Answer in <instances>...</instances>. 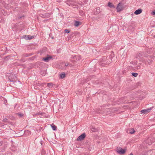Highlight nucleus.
I'll return each mask as SVG.
<instances>
[{
    "mask_svg": "<svg viewBox=\"0 0 155 155\" xmlns=\"http://www.w3.org/2000/svg\"><path fill=\"white\" fill-rule=\"evenodd\" d=\"M149 55L147 54H143V53L141 52L138 53L136 57V58L139 59L140 58L142 60H143L144 59L146 58L150 57Z\"/></svg>",
    "mask_w": 155,
    "mask_h": 155,
    "instance_id": "1",
    "label": "nucleus"
},
{
    "mask_svg": "<svg viewBox=\"0 0 155 155\" xmlns=\"http://www.w3.org/2000/svg\"><path fill=\"white\" fill-rule=\"evenodd\" d=\"M107 60V58L105 56L103 57L100 59L101 62L103 64H108L111 63L112 61V60L111 59H108L107 60L108 61H106Z\"/></svg>",
    "mask_w": 155,
    "mask_h": 155,
    "instance_id": "2",
    "label": "nucleus"
},
{
    "mask_svg": "<svg viewBox=\"0 0 155 155\" xmlns=\"http://www.w3.org/2000/svg\"><path fill=\"white\" fill-rule=\"evenodd\" d=\"M126 149H123L120 147H117L116 150V151L120 155H123L126 152Z\"/></svg>",
    "mask_w": 155,
    "mask_h": 155,
    "instance_id": "3",
    "label": "nucleus"
},
{
    "mask_svg": "<svg viewBox=\"0 0 155 155\" xmlns=\"http://www.w3.org/2000/svg\"><path fill=\"white\" fill-rule=\"evenodd\" d=\"M149 56L150 57L145 58L143 60L141 61L142 62L146 63V61H147L149 64H150V63L152 61L153 59L151 56L150 55Z\"/></svg>",
    "mask_w": 155,
    "mask_h": 155,
    "instance_id": "4",
    "label": "nucleus"
},
{
    "mask_svg": "<svg viewBox=\"0 0 155 155\" xmlns=\"http://www.w3.org/2000/svg\"><path fill=\"white\" fill-rule=\"evenodd\" d=\"M116 9L118 12L122 11L123 9V4L122 3H119L118 4Z\"/></svg>",
    "mask_w": 155,
    "mask_h": 155,
    "instance_id": "5",
    "label": "nucleus"
},
{
    "mask_svg": "<svg viewBox=\"0 0 155 155\" xmlns=\"http://www.w3.org/2000/svg\"><path fill=\"white\" fill-rule=\"evenodd\" d=\"M153 107L148 108L146 109L142 110H141L140 112L141 114H145L150 112L152 109Z\"/></svg>",
    "mask_w": 155,
    "mask_h": 155,
    "instance_id": "6",
    "label": "nucleus"
},
{
    "mask_svg": "<svg viewBox=\"0 0 155 155\" xmlns=\"http://www.w3.org/2000/svg\"><path fill=\"white\" fill-rule=\"evenodd\" d=\"M86 134L85 133H84L80 135L77 138V140L78 141H81L83 140L85 137Z\"/></svg>",
    "mask_w": 155,
    "mask_h": 155,
    "instance_id": "7",
    "label": "nucleus"
},
{
    "mask_svg": "<svg viewBox=\"0 0 155 155\" xmlns=\"http://www.w3.org/2000/svg\"><path fill=\"white\" fill-rule=\"evenodd\" d=\"M52 59V57L51 56L48 55L47 57L43 58L42 60L45 62H48Z\"/></svg>",
    "mask_w": 155,
    "mask_h": 155,
    "instance_id": "8",
    "label": "nucleus"
},
{
    "mask_svg": "<svg viewBox=\"0 0 155 155\" xmlns=\"http://www.w3.org/2000/svg\"><path fill=\"white\" fill-rule=\"evenodd\" d=\"M16 77L15 75L12 74L8 78L10 80L11 82H13L15 80V78H16Z\"/></svg>",
    "mask_w": 155,
    "mask_h": 155,
    "instance_id": "9",
    "label": "nucleus"
},
{
    "mask_svg": "<svg viewBox=\"0 0 155 155\" xmlns=\"http://www.w3.org/2000/svg\"><path fill=\"white\" fill-rule=\"evenodd\" d=\"M50 14L49 13H45L44 14H41V16L44 18H48L50 16Z\"/></svg>",
    "mask_w": 155,
    "mask_h": 155,
    "instance_id": "10",
    "label": "nucleus"
},
{
    "mask_svg": "<svg viewBox=\"0 0 155 155\" xmlns=\"http://www.w3.org/2000/svg\"><path fill=\"white\" fill-rule=\"evenodd\" d=\"M142 12V9H137L134 12V13L136 15H139V14H140Z\"/></svg>",
    "mask_w": 155,
    "mask_h": 155,
    "instance_id": "11",
    "label": "nucleus"
},
{
    "mask_svg": "<svg viewBox=\"0 0 155 155\" xmlns=\"http://www.w3.org/2000/svg\"><path fill=\"white\" fill-rule=\"evenodd\" d=\"M94 12L95 14H97L99 13L100 12V8H97L96 9H95L94 10Z\"/></svg>",
    "mask_w": 155,
    "mask_h": 155,
    "instance_id": "12",
    "label": "nucleus"
},
{
    "mask_svg": "<svg viewBox=\"0 0 155 155\" xmlns=\"http://www.w3.org/2000/svg\"><path fill=\"white\" fill-rule=\"evenodd\" d=\"M81 24V23L80 22L78 21H76L74 22V25L76 27H78Z\"/></svg>",
    "mask_w": 155,
    "mask_h": 155,
    "instance_id": "13",
    "label": "nucleus"
},
{
    "mask_svg": "<svg viewBox=\"0 0 155 155\" xmlns=\"http://www.w3.org/2000/svg\"><path fill=\"white\" fill-rule=\"evenodd\" d=\"M107 5L110 8H114L115 7L114 5L110 2L108 3Z\"/></svg>",
    "mask_w": 155,
    "mask_h": 155,
    "instance_id": "14",
    "label": "nucleus"
},
{
    "mask_svg": "<svg viewBox=\"0 0 155 155\" xmlns=\"http://www.w3.org/2000/svg\"><path fill=\"white\" fill-rule=\"evenodd\" d=\"M90 130L92 132H94L97 131V130L96 128H95L92 126L90 127Z\"/></svg>",
    "mask_w": 155,
    "mask_h": 155,
    "instance_id": "15",
    "label": "nucleus"
},
{
    "mask_svg": "<svg viewBox=\"0 0 155 155\" xmlns=\"http://www.w3.org/2000/svg\"><path fill=\"white\" fill-rule=\"evenodd\" d=\"M129 133H130V134H133L135 132V130H134V129H132V128L130 129L129 130Z\"/></svg>",
    "mask_w": 155,
    "mask_h": 155,
    "instance_id": "16",
    "label": "nucleus"
},
{
    "mask_svg": "<svg viewBox=\"0 0 155 155\" xmlns=\"http://www.w3.org/2000/svg\"><path fill=\"white\" fill-rule=\"evenodd\" d=\"M60 78H64L65 77V74L64 73L63 74H61L60 75Z\"/></svg>",
    "mask_w": 155,
    "mask_h": 155,
    "instance_id": "17",
    "label": "nucleus"
},
{
    "mask_svg": "<svg viewBox=\"0 0 155 155\" xmlns=\"http://www.w3.org/2000/svg\"><path fill=\"white\" fill-rule=\"evenodd\" d=\"M23 37L26 40H28V35H24L23 36Z\"/></svg>",
    "mask_w": 155,
    "mask_h": 155,
    "instance_id": "18",
    "label": "nucleus"
},
{
    "mask_svg": "<svg viewBox=\"0 0 155 155\" xmlns=\"http://www.w3.org/2000/svg\"><path fill=\"white\" fill-rule=\"evenodd\" d=\"M114 54L113 52H112L110 54V58L112 60V58L114 57Z\"/></svg>",
    "mask_w": 155,
    "mask_h": 155,
    "instance_id": "19",
    "label": "nucleus"
},
{
    "mask_svg": "<svg viewBox=\"0 0 155 155\" xmlns=\"http://www.w3.org/2000/svg\"><path fill=\"white\" fill-rule=\"evenodd\" d=\"M52 128L53 130H57V127L55 126L54 125H51Z\"/></svg>",
    "mask_w": 155,
    "mask_h": 155,
    "instance_id": "20",
    "label": "nucleus"
},
{
    "mask_svg": "<svg viewBox=\"0 0 155 155\" xmlns=\"http://www.w3.org/2000/svg\"><path fill=\"white\" fill-rule=\"evenodd\" d=\"M132 76L135 77L137 76L138 74L136 73H132Z\"/></svg>",
    "mask_w": 155,
    "mask_h": 155,
    "instance_id": "21",
    "label": "nucleus"
},
{
    "mask_svg": "<svg viewBox=\"0 0 155 155\" xmlns=\"http://www.w3.org/2000/svg\"><path fill=\"white\" fill-rule=\"evenodd\" d=\"M28 40H30L31 39H33L34 38V36H31L30 35H28Z\"/></svg>",
    "mask_w": 155,
    "mask_h": 155,
    "instance_id": "22",
    "label": "nucleus"
},
{
    "mask_svg": "<svg viewBox=\"0 0 155 155\" xmlns=\"http://www.w3.org/2000/svg\"><path fill=\"white\" fill-rule=\"evenodd\" d=\"M77 58L78 59V60L80 59V58L79 57L77 56H75L73 57V59H76L77 60Z\"/></svg>",
    "mask_w": 155,
    "mask_h": 155,
    "instance_id": "23",
    "label": "nucleus"
},
{
    "mask_svg": "<svg viewBox=\"0 0 155 155\" xmlns=\"http://www.w3.org/2000/svg\"><path fill=\"white\" fill-rule=\"evenodd\" d=\"M64 32L65 33H69L70 32V31L66 29L64 31Z\"/></svg>",
    "mask_w": 155,
    "mask_h": 155,
    "instance_id": "24",
    "label": "nucleus"
},
{
    "mask_svg": "<svg viewBox=\"0 0 155 155\" xmlns=\"http://www.w3.org/2000/svg\"><path fill=\"white\" fill-rule=\"evenodd\" d=\"M7 101L5 99H4V103L5 105H7Z\"/></svg>",
    "mask_w": 155,
    "mask_h": 155,
    "instance_id": "25",
    "label": "nucleus"
},
{
    "mask_svg": "<svg viewBox=\"0 0 155 155\" xmlns=\"http://www.w3.org/2000/svg\"><path fill=\"white\" fill-rule=\"evenodd\" d=\"M18 114L19 117H21L23 116V114L20 113H18Z\"/></svg>",
    "mask_w": 155,
    "mask_h": 155,
    "instance_id": "26",
    "label": "nucleus"
},
{
    "mask_svg": "<svg viewBox=\"0 0 155 155\" xmlns=\"http://www.w3.org/2000/svg\"><path fill=\"white\" fill-rule=\"evenodd\" d=\"M43 114H44V113H38V115H41L42 116H43Z\"/></svg>",
    "mask_w": 155,
    "mask_h": 155,
    "instance_id": "27",
    "label": "nucleus"
},
{
    "mask_svg": "<svg viewBox=\"0 0 155 155\" xmlns=\"http://www.w3.org/2000/svg\"><path fill=\"white\" fill-rule=\"evenodd\" d=\"M152 14L153 15H155V11H154L152 12Z\"/></svg>",
    "mask_w": 155,
    "mask_h": 155,
    "instance_id": "28",
    "label": "nucleus"
},
{
    "mask_svg": "<svg viewBox=\"0 0 155 155\" xmlns=\"http://www.w3.org/2000/svg\"><path fill=\"white\" fill-rule=\"evenodd\" d=\"M69 64L68 63H66L65 64V66H67Z\"/></svg>",
    "mask_w": 155,
    "mask_h": 155,
    "instance_id": "29",
    "label": "nucleus"
},
{
    "mask_svg": "<svg viewBox=\"0 0 155 155\" xmlns=\"http://www.w3.org/2000/svg\"><path fill=\"white\" fill-rule=\"evenodd\" d=\"M136 67L137 68V69H139L140 68V67H138V66H137Z\"/></svg>",
    "mask_w": 155,
    "mask_h": 155,
    "instance_id": "30",
    "label": "nucleus"
},
{
    "mask_svg": "<svg viewBox=\"0 0 155 155\" xmlns=\"http://www.w3.org/2000/svg\"><path fill=\"white\" fill-rule=\"evenodd\" d=\"M51 83H48V85H51Z\"/></svg>",
    "mask_w": 155,
    "mask_h": 155,
    "instance_id": "31",
    "label": "nucleus"
},
{
    "mask_svg": "<svg viewBox=\"0 0 155 155\" xmlns=\"http://www.w3.org/2000/svg\"><path fill=\"white\" fill-rule=\"evenodd\" d=\"M130 155H134L133 154L131 153Z\"/></svg>",
    "mask_w": 155,
    "mask_h": 155,
    "instance_id": "32",
    "label": "nucleus"
}]
</instances>
